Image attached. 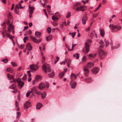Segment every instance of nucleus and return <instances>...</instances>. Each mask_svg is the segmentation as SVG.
Returning a JSON list of instances; mask_svg holds the SVG:
<instances>
[{"label":"nucleus","instance_id":"obj_1","mask_svg":"<svg viewBox=\"0 0 122 122\" xmlns=\"http://www.w3.org/2000/svg\"><path fill=\"white\" fill-rule=\"evenodd\" d=\"M92 41L91 39H88L85 44V46L83 49V52L85 54L87 53L89 51L90 44L88 43H90Z\"/></svg>","mask_w":122,"mask_h":122},{"label":"nucleus","instance_id":"obj_2","mask_svg":"<svg viewBox=\"0 0 122 122\" xmlns=\"http://www.w3.org/2000/svg\"><path fill=\"white\" fill-rule=\"evenodd\" d=\"M51 66L48 64H44L42 66V68L45 72L46 73H47V70L48 72L51 71V69H50Z\"/></svg>","mask_w":122,"mask_h":122},{"label":"nucleus","instance_id":"obj_3","mask_svg":"<svg viewBox=\"0 0 122 122\" xmlns=\"http://www.w3.org/2000/svg\"><path fill=\"white\" fill-rule=\"evenodd\" d=\"M17 80L14 79L13 80L10 82V84H12L9 87V88H11L12 89H14L15 88L16 86V82Z\"/></svg>","mask_w":122,"mask_h":122},{"label":"nucleus","instance_id":"obj_4","mask_svg":"<svg viewBox=\"0 0 122 122\" xmlns=\"http://www.w3.org/2000/svg\"><path fill=\"white\" fill-rule=\"evenodd\" d=\"M106 56V54L102 49H100L99 50V56L100 59H103Z\"/></svg>","mask_w":122,"mask_h":122},{"label":"nucleus","instance_id":"obj_5","mask_svg":"<svg viewBox=\"0 0 122 122\" xmlns=\"http://www.w3.org/2000/svg\"><path fill=\"white\" fill-rule=\"evenodd\" d=\"M109 27L112 30L116 29H117V30H119L121 28V26L119 25H109Z\"/></svg>","mask_w":122,"mask_h":122},{"label":"nucleus","instance_id":"obj_6","mask_svg":"<svg viewBox=\"0 0 122 122\" xmlns=\"http://www.w3.org/2000/svg\"><path fill=\"white\" fill-rule=\"evenodd\" d=\"M30 68L31 70L34 71H36L39 69L37 65L34 64L30 65Z\"/></svg>","mask_w":122,"mask_h":122},{"label":"nucleus","instance_id":"obj_7","mask_svg":"<svg viewBox=\"0 0 122 122\" xmlns=\"http://www.w3.org/2000/svg\"><path fill=\"white\" fill-rule=\"evenodd\" d=\"M86 9L87 7L86 6L82 5L77 8L76 10L77 11H85V10H86Z\"/></svg>","mask_w":122,"mask_h":122},{"label":"nucleus","instance_id":"obj_8","mask_svg":"<svg viewBox=\"0 0 122 122\" xmlns=\"http://www.w3.org/2000/svg\"><path fill=\"white\" fill-rule=\"evenodd\" d=\"M30 38L34 42L36 43H39L40 42L41 40V39L37 40L35 37L31 36H30Z\"/></svg>","mask_w":122,"mask_h":122},{"label":"nucleus","instance_id":"obj_9","mask_svg":"<svg viewBox=\"0 0 122 122\" xmlns=\"http://www.w3.org/2000/svg\"><path fill=\"white\" fill-rule=\"evenodd\" d=\"M67 69H65L63 70V71L60 73L59 75V77L60 78H61L63 77L65 75V73Z\"/></svg>","mask_w":122,"mask_h":122},{"label":"nucleus","instance_id":"obj_10","mask_svg":"<svg viewBox=\"0 0 122 122\" xmlns=\"http://www.w3.org/2000/svg\"><path fill=\"white\" fill-rule=\"evenodd\" d=\"M99 70V68L95 67L92 70V73L94 74H96L98 72Z\"/></svg>","mask_w":122,"mask_h":122},{"label":"nucleus","instance_id":"obj_11","mask_svg":"<svg viewBox=\"0 0 122 122\" xmlns=\"http://www.w3.org/2000/svg\"><path fill=\"white\" fill-rule=\"evenodd\" d=\"M31 105L30 102L27 101L25 102L24 104V107L25 108L28 109Z\"/></svg>","mask_w":122,"mask_h":122},{"label":"nucleus","instance_id":"obj_12","mask_svg":"<svg viewBox=\"0 0 122 122\" xmlns=\"http://www.w3.org/2000/svg\"><path fill=\"white\" fill-rule=\"evenodd\" d=\"M45 87V85L42 83L40 84L38 86V88L41 90H43Z\"/></svg>","mask_w":122,"mask_h":122},{"label":"nucleus","instance_id":"obj_13","mask_svg":"<svg viewBox=\"0 0 122 122\" xmlns=\"http://www.w3.org/2000/svg\"><path fill=\"white\" fill-rule=\"evenodd\" d=\"M87 17L86 15H84L83 17L82 18V23L84 25L86 23V22L87 20Z\"/></svg>","mask_w":122,"mask_h":122},{"label":"nucleus","instance_id":"obj_14","mask_svg":"<svg viewBox=\"0 0 122 122\" xmlns=\"http://www.w3.org/2000/svg\"><path fill=\"white\" fill-rule=\"evenodd\" d=\"M110 44L111 46V48L112 49H116L117 48H118L120 46V44H118L116 45V46H113L112 42V41H111Z\"/></svg>","mask_w":122,"mask_h":122},{"label":"nucleus","instance_id":"obj_15","mask_svg":"<svg viewBox=\"0 0 122 122\" xmlns=\"http://www.w3.org/2000/svg\"><path fill=\"white\" fill-rule=\"evenodd\" d=\"M32 46L30 43H28L25 47V49L27 50H29L30 51L32 49Z\"/></svg>","mask_w":122,"mask_h":122},{"label":"nucleus","instance_id":"obj_16","mask_svg":"<svg viewBox=\"0 0 122 122\" xmlns=\"http://www.w3.org/2000/svg\"><path fill=\"white\" fill-rule=\"evenodd\" d=\"M70 84L71 87L73 89L75 88L76 85V83L75 82L72 81V80H71L70 82Z\"/></svg>","mask_w":122,"mask_h":122},{"label":"nucleus","instance_id":"obj_17","mask_svg":"<svg viewBox=\"0 0 122 122\" xmlns=\"http://www.w3.org/2000/svg\"><path fill=\"white\" fill-rule=\"evenodd\" d=\"M17 82L18 85L19 86L20 88H21L24 84V82L21 81H19L18 80H17Z\"/></svg>","mask_w":122,"mask_h":122},{"label":"nucleus","instance_id":"obj_18","mask_svg":"<svg viewBox=\"0 0 122 122\" xmlns=\"http://www.w3.org/2000/svg\"><path fill=\"white\" fill-rule=\"evenodd\" d=\"M71 78L72 81L75 79L76 78V75L72 73L71 75Z\"/></svg>","mask_w":122,"mask_h":122},{"label":"nucleus","instance_id":"obj_19","mask_svg":"<svg viewBox=\"0 0 122 122\" xmlns=\"http://www.w3.org/2000/svg\"><path fill=\"white\" fill-rule=\"evenodd\" d=\"M94 66V64L91 62H88L87 64V67L88 68H91L92 66Z\"/></svg>","mask_w":122,"mask_h":122},{"label":"nucleus","instance_id":"obj_20","mask_svg":"<svg viewBox=\"0 0 122 122\" xmlns=\"http://www.w3.org/2000/svg\"><path fill=\"white\" fill-rule=\"evenodd\" d=\"M6 70L7 72H9L11 73H12L14 72V71L13 69L10 67L7 68L6 69Z\"/></svg>","mask_w":122,"mask_h":122},{"label":"nucleus","instance_id":"obj_21","mask_svg":"<svg viewBox=\"0 0 122 122\" xmlns=\"http://www.w3.org/2000/svg\"><path fill=\"white\" fill-rule=\"evenodd\" d=\"M14 26L11 24L9 25L8 28V30L10 31L11 30H13L14 29Z\"/></svg>","mask_w":122,"mask_h":122},{"label":"nucleus","instance_id":"obj_22","mask_svg":"<svg viewBox=\"0 0 122 122\" xmlns=\"http://www.w3.org/2000/svg\"><path fill=\"white\" fill-rule=\"evenodd\" d=\"M7 77L8 79L9 80H11L12 79H14V76L12 75H10L8 73L7 74Z\"/></svg>","mask_w":122,"mask_h":122},{"label":"nucleus","instance_id":"obj_23","mask_svg":"<svg viewBox=\"0 0 122 122\" xmlns=\"http://www.w3.org/2000/svg\"><path fill=\"white\" fill-rule=\"evenodd\" d=\"M43 106L42 104L40 103H38L36 106V108L37 109H40Z\"/></svg>","mask_w":122,"mask_h":122},{"label":"nucleus","instance_id":"obj_24","mask_svg":"<svg viewBox=\"0 0 122 122\" xmlns=\"http://www.w3.org/2000/svg\"><path fill=\"white\" fill-rule=\"evenodd\" d=\"M97 55L96 53H95L93 54H92V53H90L89 55V57L90 58H94Z\"/></svg>","mask_w":122,"mask_h":122},{"label":"nucleus","instance_id":"obj_25","mask_svg":"<svg viewBox=\"0 0 122 122\" xmlns=\"http://www.w3.org/2000/svg\"><path fill=\"white\" fill-rule=\"evenodd\" d=\"M41 55L42 58V63H43L45 61L46 58L44 56V54L42 52H41Z\"/></svg>","mask_w":122,"mask_h":122},{"label":"nucleus","instance_id":"obj_26","mask_svg":"<svg viewBox=\"0 0 122 122\" xmlns=\"http://www.w3.org/2000/svg\"><path fill=\"white\" fill-rule=\"evenodd\" d=\"M81 4L80 2H77L73 6L72 8L73 9H75V7Z\"/></svg>","mask_w":122,"mask_h":122},{"label":"nucleus","instance_id":"obj_27","mask_svg":"<svg viewBox=\"0 0 122 122\" xmlns=\"http://www.w3.org/2000/svg\"><path fill=\"white\" fill-rule=\"evenodd\" d=\"M29 9H30L29 10V13L31 14L33 13V10L34 9V8L33 7H29Z\"/></svg>","mask_w":122,"mask_h":122},{"label":"nucleus","instance_id":"obj_28","mask_svg":"<svg viewBox=\"0 0 122 122\" xmlns=\"http://www.w3.org/2000/svg\"><path fill=\"white\" fill-rule=\"evenodd\" d=\"M85 80L87 83H90L92 81V79L91 77H88L87 78H86Z\"/></svg>","mask_w":122,"mask_h":122},{"label":"nucleus","instance_id":"obj_29","mask_svg":"<svg viewBox=\"0 0 122 122\" xmlns=\"http://www.w3.org/2000/svg\"><path fill=\"white\" fill-rule=\"evenodd\" d=\"M101 36L102 37H103L105 34L104 30L103 29H102L100 30Z\"/></svg>","mask_w":122,"mask_h":122},{"label":"nucleus","instance_id":"obj_30","mask_svg":"<svg viewBox=\"0 0 122 122\" xmlns=\"http://www.w3.org/2000/svg\"><path fill=\"white\" fill-rule=\"evenodd\" d=\"M41 34V33L40 32L36 31L35 33V35L37 37H39Z\"/></svg>","mask_w":122,"mask_h":122},{"label":"nucleus","instance_id":"obj_31","mask_svg":"<svg viewBox=\"0 0 122 122\" xmlns=\"http://www.w3.org/2000/svg\"><path fill=\"white\" fill-rule=\"evenodd\" d=\"M48 75L51 78L53 77L54 76V72L52 71L51 73L48 74Z\"/></svg>","mask_w":122,"mask_h":122},{"label":"nucleus","instance_id":"obj_32","mask_svg":"<svg viewBox=\"0 0 122 122\" xmlns=\"http://www.w3.org/2000/svg\"><path fill=\"white\" fill-rule=\"evenodd\" d=\"M73 56L74 58H76V59H77L79 58V55L78 53H76L74 54Z\"/></svg>","mask_w":122,"mask_h":122},{"label":"nucleus","instance_id":"obj_33","mask_svg":"<svg viewBox=\"0 0 122 122\" xmlns=\"http://www.w3.org/2000/svg\"><path fill=\"white\" fill-rule=\"evenodd\" d=\"M87 67L85 66H84L83 70L85 72H87V73H89V69Z\"/></svg>","mask_w":122,"mask_h":122},{"label":"nucleus","instance_id":"obj_34","mask_svg":"<svg viewBox=\"0 0 122 122\" xmlns=\"http://www.w3.org/2000/svg\"><path fill=\"white\" fill-rule=\"evenodd\" d=\"M52 36H49L48 37H47L46 38V40L48 41H49L52 39Z\"/></svg>","mask_w":122,"mask_h":122},{"label":"nucleus","instance_id":"obj_35","mask_svg":"<svg viewBox=\"0 0 122 122\" xmlns=\"http://www.w3.org/2000/svg\"><path fill=\"white\" fill-rule=\"evenodd\" d=\"M16 7L18 9H22L23 8V7H22L20 3H19L16 6Z\"/></svg>","mask_w":122,"mask_h":122},{"label":"nucleus","instance_id":"obj_36","mask_svg":"<svg viewBox=\"0 0 122 122\" xmlns=\"http://www.w3.org/2000/svg\"><path fill=\"white\" fill-rule=\"evenodd\" d=\"M41 96L42 99L44 98L46 96V92H44L43 93L41 94Z\"/></svg>","mask_w":122,"mask_h":122},{"label":"nucleus","instance_id":"obj_37","mask_svg":"<svg viewBox=\"0 0 122 122\" xmlns=\"http://www.w3.org/2000/svg\"><path fill=\"white\" fill-rule=\"evenodd\" d=\"M6 34L7 35V37L11 39L14 38V37H13L11 35L7 33H6Z\"/></svg>","mask_w":122,"mask_h":122},{"label":"nucleus","instance_id":"obj_38","mask_svg":"<svg viewBox=\"0 0 122 122\" xmlns=\"http://www.w3.org/2000/svg\"><path fill=\"white\" fill-rule=\"evenodd\" d=\"M17 46L20 48V49H23V48L24 47V45L22 44V45H19L18 44L17 45Z\"/></svg>","mask_w":122,"mask_h":122},{"label":"nucleus","instance_id":"obj_39","mask_svg":"<svg viewBox=\"0 0 122 122\" xmlns=\"http://www.w3.org/2000/svg\"><path fill=\"white\" fill-rule=\"evenodd\" d=\"M47 11L50 14L51 12L50 10L51 7L49 5H47Z\"/></svg>","mask_w":122,"mask_h":122},{"label":"nucleus","instance_id":"obj_40","mask_svg":"<svg viewBox=\"0 0 122 122\" xmlns=\"http://www.w3.org/2000/svg\"><path fill=\"white\" fill-rule=\"evenodd\" d=\"M11 64L12 65V66L14 67L16 66H17V64L15 62H11Z\"/></svg>","mask_w":122,"mask_h":122},{"label":"nucleus","instance_id":"obj_41","mask_svg":"<svg viewBox=\"0 0 122 122\" xmlns=\"http://www.w3.org/2000/svg\"><path fill=\"white\" fill-rule=\"evenodd\" d=\"M47 31L48 34L51 33V28L50 27H48L47 29Z\"/></svg>","mask_w":122,"mask_h":122},{"label":"nucleus","instance_id":"obj_42","mask_svg":"<svg viewBox=\"0 0 122 122\" xmlns=\"http://www.w3.org/2000/svg\"><path fill=\"white\" fill-rule=\"evenodd\" d=\"M100 43L101 44L100 46V47H103L104 45L103 42L102 40H101L100 41Z\"/></svg>","mask_w":122,"mask_h":122},{"label":"nucleus","instance_id":"obj_43","mask_svg":"<svg viewBox=\"0 0 122 122\" xmlns=\"http://www.w3.org/2000/svg\"><path fill=\"white\" fill-rule=\"evenodd\" d=\"M31 90L33 92H35L36 91L37 89L36 87L34 86L31 89Z\"/></svg>","mask_w":122,"mask_h":122},{"label":"nucleus","instance_id":"obj_44","mask_svg":"<svg viewBox=\"0 0 122 122\" xmlns=\"http://www.w3.org/2000/svg\"><path fill=\"white\" fill-rule=\"evenodd\" d=\"M102 6V4H100L99 5L98 7L96 8L95 10L94 11V12H96L97 10H98L99 8L101 7Z\"/></svg>","mask_w":122,"mask_h":122},{"label":"nucleus","instance_id":"obj_45","mask_svg":"<svg viewBox=\"0 0 122 122\" xmlns=\"http://www.w3.org/2000/svg\"><path fill=\"white\" fill-rule=\"evenodd\" d=\"M15 13L16 14H18L19 13V10L18 9L15 8Z\"/></svg>","mask_w":122,"mask_h":122},{"label":"nucleus","instance_id":"obj_46","mask_svg":"<svg viewBox=\"0 0 122 122\" xmlns=\"http://www.w3.org/2000/svg\"><path fill=\"white\" fill-rule=\"evenodd\" d=\"M52 19L53 20H55L58 19V18L56 17L54 15H53L52 16Z\"/></svg>","mask_w":122,"mask_h":122},{"label":"nucleus","instance_id":"obj_47","mask_svg":"<svg viewBox=\"0 0 122 122\" xmlns=\"http://www.w3.org/2000/svg\"><path fill=\"white\" fill-rule=\"evenodd\" d=\"M21 115V114L20 112H17V117L16 118L18 119H19V117Z\"/></svg>","mask_w":122,"mask_h":122},{"label":"nucleus","instance_id":"obj_48","mask_svg":"<svg viewBox=\"0 0 122 122\" xmlns=\"http://www.w3.org/2000/svg\"><path fill=\"white\" fill-rule=\"evenodd\" d=\"M45 85V87L46 88V89H47L50 86V85L49 83L48 82H46Z\"/></svg>","mask_w":122,"mask_h":122},{"label":"nucleus","instance_id":"obj_49","mask_svg":"<svg viewBox=\"0 0 122 122\" xmlns=\"http://www.w3.org/2000/svg\"><path fill=\"white\" fill-rule=\"evenodd\" d=\"M1 61L3 62L4 63H6L8 61V59L7 58L3 59Z\"/></svg>","mask_w":122,"mask_h":122},{"label":"nucleus","instance_id":"obj_50","mask_svg":"<svg viewBox=\"0 0 122 122\" xmlns=\"http://www.w3.org/2000/svg\"><path fill=\"white\" fill-rule=\"evenodd\" d=\"M41 78V76H40L39 75H37L36 76V77H35V79L36 80H38Z\"/></svg>","mask_w":122,"mask_h":122},{"label":"nucleus","instance_id":"obj_51","mask_svg":"<svg viewBox=\"0 0 122 122\" xmlns=\"http://www.w3.org/2000/svg\"><path fill=\"white\" fill-rule=\"evenodd\" d=\"M98 13H96L95 14H93L92 16H93V17L94 18H96V17H97L98 16Z\"/></svg>","mask_w":122,"mask_h":122},{"label":"nucleus","instance_id":"obj_52","mask_svg":"<svg viewBox=\"0 0 122 122\" xmlns=\"http://www.w3.org/2000/svg\"><path fill=\"white\" fill-rule=\"evenodd\" d=\"M32 71H27V72L28 74V75L29 77H30L31 76V74L30 73V72Z\"/></svg>","mask_w":122,"mask_h":122},{"label":"nucleus","instance_id":"obj_53","mask_svg":"<svg viewBox=\"0 0 122 122\" xmlns=\"http://www.w3.org/2000/svg\"><path fill=\"white\" fill-rule=\"evenodd\" d=\"M105 45L106 46H107L109 44V42L107 40H106V39H105Z\"/></svg>","mask_w":122,"mask_h":122},{"label":"nucleus","instance_id":"obj_54","mask_svg":"<svg viewBox=\"0 0 122 122\" xmlns=\"http://www.w3.org/2000/svg\"><path fill=\"white\" fill-rule=\"evenodd\" d=\"M59 57H57L56 58V59L55 60V61L54 64H55L57 63L59 60Z\"/></svg>","mask_w":122,"mask_h":122},{"label":"nucleus","instance_id":"obj_55","mask_svg":"<svg viewBox=\"0 0 122 122\" xmlns=\"http://www.w3.org/2000/svg\"><path fill=\"white\" fill-rule=\"evenodd\" d=\"M40 4H41V5H43V7H44L46 8V7H47V6H45V4L46 3H44V4H43V3L41 2V0L40 1Z\"/></svg>","mask_w":122,"mask_h":122},{"label":"nucleus","instance_id":"obj_56","mask_svg":"<svg viewBox=\"0 0 122 122\" xmlns=\"http://www.w3.org/2000/svg\"><path fill=\"white\" fill-rule=\"evenodd\" d=\"M35 93L37 94L38 95H40L41 94V92L40 91H38L37 90L35 92Z\"/></svg>","mask_w":122,"mask_h":122},{"label":"nucleus","instance_id":"obj_57","mask_svg":"<svg viewBox=\"0 0 122 122\" xmlns=\"http://www.w3.org/2000/svg\"><path fill=\"white\" fill-rule=\"evenodd\" d=\"M23 80H25L26 79V76L25 74L24 76L22 77Z\"/></svg>","mask_w":122,"mask_h":122},{"label":"nucleus","instance_id":"obj_58","mask_svg":"<svg viewBox=\"0 0 122 122\" xmlns=\"http://www.w3.org/2000/svg\"><path fill=\"white\" fill-rule=\"evenodd\" d=\"M76 33L75 32L71 34V36L73 38H74L75 35Z\"/></svg>","mask_w":122,"mask_h":122},{"label":"nucleus","instance_id":"obj_59","mask_svg":"<svg viewBox=\"0 0 122 122\" xmlns=\"http://www.w3.org/2000/svg\"><path fill=\"white\" fill-rule=\"evenodd\" d=\"M71 15V13L70 12H69L68 13V14H67V16H66V18H68Z\"/></svg>","mask_w":122,"mask_h":122},{"label":"nucleus","instance_id":"obj_60","mask_svg":"<svg viewBox=\"0 0 122 122\" xmlns=\"http://www.w3.org/2000/svg\"><path fill=\"white\" fill-rule=\"evenodd\" d=\"M86 60V57L84 56H83L82 59V60L84 62H85Z\"/></svg>","mask_w":122,"mask_h":122},{"label":"nucleus","instance_id":"obj_61","mask_svg":"<svg viewBox=\"0 0 122 122\" xmlns=\"http://www.w3.org/2000/svg\"><path fill=\"white\" fill-rule=\"evenodd\" d=\"M14 90L13 91H12V92L13 93H15L16 92H17V90L16 89H15H15H13Z\"/></svg>","mask_w":122,"mask_h":122},{"label":"nucleus","instance_id":"obj_62","mask_svg":"<svg viewBox=\"0 0 122 122\" xmlns=\"http://www.w3.org/2000/svg\"><path fill=\"white\" fill-rule=\"evenodd\" d=\"M15 106L16 107H18V103L17 102V101H15Z\"/></svg>","mask_w":122,"mask_h":122},{"label":"nucleus","instance_id":"obj_63","mask_svg":"<svg viewBox=\"0 0 122 122\" xmlns=\"http://www.w3.org/2000/svg\"><path fill=\"white\" fill-rule=\"evenodd\" d=\"M70 23V21L69 20H67V24H65V25L66 26H67L68 25H69Z\"/></svg>","mask_w":122,"mask_h":122},{"label":"nucleus","instance_id":"obj_64","mask_svg":"<svg viewBox=\"0 0 122 122\" xmlns=\"http://www.w3.org/2000/svg\"><path fill=\"white\" fill-rule=\"evenodd\" d=\"M58 24L57 23H53L52 24L53 25L55 26H56V25H58Z\"/></svg>","mask_w":122,"mask_h":122}]
</instances>
